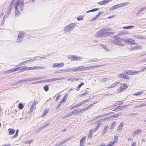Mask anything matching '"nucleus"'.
I'll list each match as a JSON object with an SVG mask.
<instances>
[{
    "label": "nucleus",
    "instance_id": "1",
    "mask_svg": "<svg viewBox=\"0 0 146 146\" xmlns=\"http://www.w3.org/2000/svg\"><path fill=\"white\" fill-rule=\"evenodd\" d=\"M111 30V28H108L106 29H102L96 34L95 36L96 37H100L105 34H106V36H109L111 34L113 33L109 32V31Z\"/></svg>",
    "mask_w": 146,
    "mask_h": 146
},
{
    "label": "nucleus",
    "instance_id": "2",
    "mask_svg": "<svg viewBox=\"0 0 146 146\" xmlns=\"http://www.w3.org/2000/svg\"><path fill=\"white\" fill-rule=\"evenodd\" d=\"M75 26V23H70L64 27V31L66 33L69 32L74 29Z\"/></svg>",
    "mask_w": 146,
    "mask_h": 146
},
{
    "label": "nucleus",
    "instance_id": "3",
    "mask_svg": "<svg viewBox=\"0 0 146 146\" xmlns=\"http://www.w3.org/2000/svg\"><path fill=\"white\" fill-rule=\"evenodd\" d=\"M102 66V65H99L84 67L83 65H82L80 66V71H86L90 70L93 68L100 67Z\"/></svg>",
    "mask_w": 146,
    "mask_h": 146
},
{
    "label": "nucleus",
    "instance_id": "4",
    "mask_svg": "<svg viewBox=\"0 0 146 146\" xmlns=\"http://www.w3.org/2000/svg\"><path fill=\"white\" fill-rule=\"evenodd\" d=\"M26 33L24 31H21L18 34L16 39V42H21L25 36Z\"/></svg>",
    "mask_w": 146,
    "mask_h": 146
},
{
    "label": "nucleus",
    "instance_id": "5",
    "mask_svg": "<svg viewBox=\"0 0 146 146\" xmlns=\"http://www.w3.org/2000/svg\"><path fill=\"white\" fill-rule=\"evenodd\" d=\"M23 69L22 67H19L16 68H13V69L9 70L4 71L3 72V73L4 74H6L7 73L11 72H12L16 71L17 70H22V71H23L25 70L24 69H26V68H23V69Z\"/></svg>",
    "mask_w": 146,
    "mask_h": 146
},
{
    "label": "nucleus",
    "instance_id": "6",
    "mask_svg": "<svg viewBox=\"0 0 146 146\" xmlns=\"http://www.w3.org/2000/svg\"><path fill=\"white\" fill-rule=\"evenodd\" d=\"M68 58L72 60H81L82 59L81 56L77 57L76 55H69L68 56Z\"/></svg>",
    "mask_w": 146,
    "mask_h": 146
},
{
    "label": "nucleus",
    "instance_id": "7",
    "mask_svg": "<svg viewBox=\"0 0 146 146\" xmlns=\"http://www.w3.org/2000/svg\"><path fill=\"white\" fill-rule=\"evenodd\" d=\"M124 42H125L127 44H135V41L132 39L127 38L125 39H124Z\"/></svg>",
    "mask_w": 146,
    "mask_h": 146
},
{
    "label": "nucleus",
    "instance_id": "8",
    "mask_svg": "<svg viewBox=\"0 0 146 146\" xmlns=\"http://www.w3.org/2000/svg\"><path fill=\"white\" fill-rule=\"evenodd\" d=\"M45 67L43 66H33L28 67V70H36L44 69Z\"/></svg>",
    "mask_w": 146,
    "mask_h": 146
},
{
    "label": "nucleus",
    "instance_id": "9",
    "mask_svg": "<svg viewBox=\"0 0 146 146\" xmlns=\"http://www.w3.org/2000/svg\"><path fill=\"white\" fill-rule=\"evenodd\" d=\"M122 42H124V39L120 38L117 37V45L119 46H124V44H123Z\"/></svg>",
    "mask_w": 146,
    "mask_h": 146
},
{
    "label": "nucleus",
    "instance_id": "10",
    "mask_svg": "<svg viewBox=\"0 0 146 146\" xmlns=\"http://www.w3.org/2000/svg\"><path fill=\"white\" fill-rule=\"evenodd\" d=\"M132 37L134 38H136L139 39H145V37L143 35H134L132 36Z\"/></svg>",
    "mask_w": 146,
    "mask_h": 146
},
{
    "label": "nucleus",
    "instance_id": "11",
    "mask_svg": "<svg viewBox=\"0 0 146 146\" xmlns=\"http://www.w3.org/2000/svg\"><path fill=\"white\" fill-rule=\"evenodd\" d=\"M15 1V0H12L8 8V9L7 13V14L8 15H9L10 13L12 7L13 5V4L14 3Z\"/></svg>",
    "mask_w": 146,
    "mask_h": 146
},
{
    "label": "nucleus",
    "instance_id": "12",
    "mask_svg": "<svg viewBox=\"0 0 146 146\" xmlns=\"http://www.w3.org/2000/svg\"><path fill=\"white\" fill-rule=\"evenodd\" d=\"M127 88V85L125 84L121 85L120 87L121 91H123L126 90Z\"/></svg>",
    "mask_w": 146,
    "mask_h": 146
},
{
    "label": "nucleus",
    "instance_id": "13",
    "mask_svg": "<svg viewBox=\"0 0 146 146\" xmlns=\"http://www.w3.org/2000/svg\"><path fill=\"white\" fill-rule=\"evenodd\" d=\"M119 4H118L113 6L110 8V10H113L114 9H116L120 7Z\"/></svg>",
    "mask_w": 146,
    "mask_h": 146
},
{
    "label": "nucleus",
    "instance_id": "14",
    "mask_svg": "<svg viewBox=\"0 0 146 146\" xmlns=\"http://www.w3.org/2000/svg\"><path fill=\"white\" fill-rule=\"evenodd\" d=\"M9 135H13L15 132V130L13 129L9 128L8 130Z\"/></svg>",
    "mask_w": 146,
    "mask_h": 146
},
{
    "label": "nucleus",
    "instance_id": "15",
    "mask_svg": "<svg viewBox=\"0 0 146 146\" xmlns=\"http://www.w3.org/2000/svg\"><path fill=\"white\" fill-rule=\"evenodd\" d=\"M115 39L113 40H111L110 41L113 44L117 45V37H115Z\"/></svg>",
    "mask_w": 146,
    "mask_h": 146
},
{
    "label": "nucleus",
    "instance_id": "16",
    "mask_svg": "<svg viewBox=\"0 0 146 146\" xmlns=\"http://www.w3.org/2000/svg\"><path fill=\"white\" fill-rule=\"evenodd\" d=\"M142 130L139 129L135 131L133 133V134L134 135H137L138 134H140L142 132Z\"/></svg>",
    "mask_w": 146,
    "mask_h": 146
},
{
    "label": "nucleus",
    "instance_id": "17",
    "mask_svg": "<svg viewBox=\"0 0 146 146\" xmlns=\"http://www.w3.org/2000/svg\"><path fill=\"white\" fill-rule=\"evenodd\" d=\"M123 125V123L121 122L119 125L118 127L117 128L118 131H121L122 129V128Z\"/></svg>",
    "mask_w": 146,
    "mask_h": 146
},
{
    "label": "nucleus",
    "instance_id": "18",
    "mask_svg": "<svg viewBox=\"0 0 146 146\" xmlns=\"http://www.w3.org/2000/svg\"><path fill=\"white\" fill-rule=\"evenodd\" d=\"M142 48V47L140 45H136L132 48L131 50L135 49H141Z\"/></svg>",
    "mask_w": 146,
    "mask_h": 146
},
{
    "label": "nucleus",
    "instance_id": "19",
    "mask_svg": "<svg viewBox=\"0 0 146 146\" xmlns=\"http://www.w3.org/2000/svg\"><path fill=\"white\" fill-rule=\"evenodd\" d=\"M66 78H65L64 77H61V78H52L51 79V81H54L55 80H64Z\"/></svg>",
    "mask_w": 146,
    "mask_h": 146
},
{
    "label": "nucleus",
    "instance_id": "20",
    "mask_svg": "<svg viewBox=\"0 0 146 146\" xmlns=\"http://www.w3.org/2000/svg\"><path fill=\"white\" fill-rule=\"evenodd\" d=\"M86 137H84L82 138L80 141V145L83 144L84 143L85 141Z\"/></svg>",
    "mask_w": 146,
    "mask_h": 146
},
{
    "label": "nucleus",
    "instance_id": "21",
    "mask_svg": "<svg viewBox=\"0 0 146 146\" xmlns=\"http://www.w3.org/2000/svg\"><path fill=\"white\" fill-rule=\"evenodd\" d=\"M143 91H141L140 92H137L134 94L133 95H134L136 96H138L141 95V94H143Z\"/></svg>",
    "mask_w": 146,
    "mask_h": 146
},
{
    "label": "nucleus",
    "instance_id": "22",
    "mask_svg": "<svg viewBox=\"0 0 146 146\" xmlns=\"http://www.w3.org/2000/svg\"><path fill=\"white\" fill-rule=\"evenodd\" d=\"M19 130L18 129H17L16 131V132H15V135L13 136H12L11 138L12 139H13L14 138H16L18 135V132Z\"/></svg>",
    "mask_w": 146,
    "mask_h": 146
},
{
    "label": "nucleus",
    "instance_id": "23",
    "mask_svg": "<svg viewBox=\"0 0 146 146\" xmlns=\"http://www.w3.org/2000/svg\"><path fill=\"white\" fill-rule=\"evenodd\" d=\"M132 71H130L129 70H126L125 71V73L127 74L130 75H132Z\"/></svg>",
    "mask_w": 146,
    "mask_h": 146
},
{
    "label": "nucleus",
    "instance_id": "24",
    "mask_svg": "<svg viewBox=\"0 0 146 146\" xmlns=\"http://www.w3.org/2000/svg\"><path fill=\"white\" fill-rule=\"evenodd\" d=\"M119 83V82H115L114 84H111V85L108 87V88H111L113 87L116 86Z\"/></svg>",
    "mask_w": 146,
    "mask_h": 146
},
{
    "label": "nucleus",
    "instance_id": "25",
    "mask_svg": "<svg viewBox=\"0 0 146 146\" xmlns=\"http://www.w3.org/2000/svg\"><path fill=\"white\" fill-rule=\"evenodd\" d=\"M129 2H124L123 3H121L120 4H119L120 7H123L125 5H127L129 4Z\"/></svg>",
    "mask_w": 146,
    "mask_h": 146
},
{
    "label": "nucleus",
    "instance_id": "26",
    "mask_svg": "<svg viewBox=\"0 0 146 146\" xmlns=\"http://www.w3.org/2000/svg\"><path fill=\"white\" fill-rule=\"evenodd\" d=\"M115 123H116L114 122H112L110 126V127L109 128V129L111 130L113 129Z\"/></svg>",
    "mask_w": 146,
    "mask_h": 146
},
{
    "label": "nucleus",
    "instance_id": "27",
    "mask_svg": "<svg viewBox=\"0 0 146 146\" xmlns=\"http://www.w3.org/2000/svg\"><path fill=\"white\" fill-rule=\"evenodd\" d=\"M20 1L18 0L17 1L15 4L14 7L15 9H16V8H17V7L19 4Z\"/></svg>",
    "mask_w": 146,
    "mask_h": 146
},
{
    "label": "nucleus",
    "instance_id": "28",
    "mask_svg": "<svg viewBox=\"0 0 146 146\" xmlns=\"http://www.w3.org/2000/svg\"><path fill=\"white\" fill-rule=\"evenodd\" d=\"M15 16L17 17L19 16V9H18L17 8H16V9H15Z\"/></svg>",
    "mask_w": 146,
    "mask_h": 146
},
{
    "label": "nucleus",
    "instance_id": "29",
    "mask_svg": "<svg viewBox=\"0 0 146 146\" xmlns=\"http://www.w3.org/2000/svg\"><path fill=\"white\" fill-rule=\"evenodd\" d=\"M63 72H67L71 71V68H69L64 69H63Z\"/></svg>",
    "mask_w": 146,
    "mask_h": 146
},
{
    "label": "nucleus",
    "instance_id": "30",
    "mask_svg": "<svg viewBox=\"0 0 146 146\" xmlns=\"http://www.w3.org/2000/svg\"><path fill=\"white\" fill-rule=\"evenodd\" d=\"M68 96V94H66L65 95L64 98L61 100V102H60V103L61 104L62 102H64L66 100Z\"/></svg>",
    "mask_w": 146,
    "mask_h": 146
},
{
    "label": "nucleus",
    "instance_id": "31",
    "mask_svg": "<svg viewBox=\"0 0 146 146\" xmlns=\"http://www.w3.org/2000/svg\"><path fill=\"white\" fill-rule=\"evenodd\" d=\"M44 89L46 92L48 91L49 89V87L48 85H46L44 87Z\"/></svg>",
    "mask_w": 146,
    "mask_h": 146
},
{
    "label": "nucleus",
    "instance_id": "32",
    "mask_svg": "<svg viewBox=\"0 0 146 146\" xmlns=\"http://www.w3.org/2000/svg\"><path fill=\"white\" fill-rule=\"evenodd\" d=\"M89 93L88 92L86 91L85 92L80 94V96H86Z\"/></svg>",
    "mask_w": 146,
    "mask_h": 146
},
{
    "label": "nucleus",
    "instance_id": "33",
    "mask_svg": "<svg viewBox=\"0 0 146 146\" xmlns=\"http://www.w3.org/2000/svg\"><path fill=\"white\" fill-rule=\"evenodd\" d=\"M115 144V142L113 141L112 142H111L109 143L108 145H106V146H113Z\"/></svg>",
    "mask_w": 146,
    "mask_h": 146
},
{
    "label": "nucleus",
    "instance_id": "34",
    "mask_svg": "<svg viewBox=\"0 0 146 146\" xmlns=\"http://www.w3.org/2000/svg\"><path fill=\"white\" fill-rule=\"evenodd\" d=\"M23 106L22 104L21 103H19L18 106V107L20 109H22L23 108Z\"/></svg>",
    "mask_w": 146,
    "mask_h": 146
},
{
    "label": "nucleus",
    "instance_id": "35",
    "mask_svg": "<svg viewBox=\"0 0 146 146\" xmlns=\"http://www.w3.org/2000/svg\"><path fill=\"white\" fill-rule=\"evenodd\" d=\"M90 100V99L89 98H88L87 100H82L81 102H80L81 104L82 105L83 104H84L87 101Z\"/></svg>",
    "mask_w": 146,
    "mask_h": 146
},
{
    "label": "nucleus",
    "instance_id": "36",
    "mask_svg": "<svg viewBox=\"0 0 146 146\" xmlns=\"http://www.w3.org/2000/svg\"><path fill=\"white\" fill-rule=\"evenodd\" d=\"M78 79L79 78H72L70 79V81L71 82H73L74 81H78Z\"/></svg>",
    "mask_w": 146,
    "mask_h": 146
},
{
    "label": "nucleus",
    "instance_id": "37",
    "mask_svg": "<svg viewBox=\"0 0 146 146\" xmlns=\"http://www.w3.org/2000/svg\"><path fill=\"white\" fill-rule=\"evenodd\" d=\"M93 134L92 130L90 129L89 131L88 137H91Z\"/></svg>",
    "mask_w": 146,
    "mask_h": 146
},
{
    "label": "nucleus",
    "instance_id": "38",
    "mask_svg": "<svg viewBox=\"0 0 146 146\" xmlns=\"http://www.w3.org/2000/svg\"><path fill=\"white\" fill-rule=\"evenodd\" d=\"M123 78L124 79H128L129 78V77L126 75L123 74Z\"/></svg>",
    "mask_w": 146,
    "mask_h": 146
},
{
    "label": "nucleus",
    "instance_id": "39",
    "mask_svg": "<svg viewBox=\"0 0 146 146\" xmlns=\"http://www.w3.org/2000/svg\"><path fill=\"white\" fill-rule=\"evenodd\" d=\"M52 67L53 68H54L56 67H59V63H54L53 65L52 66Z\"/></svg>",
    "mask_w": 146,
    "mask_h": 146
},
{
    "label": "nucleus",
    "instance_id": "40",
    "mask_svg": "<svg viewBox=\"0 0 146 146\" xmlns=\"http://www.w3.org/2000/svg\"><path fill=\"white\" fill-rule=\"evenodd\" d=\"M123 104V102L121 101H119L117 102V103L116 104L117 105H115V106H117V105H121Z\"/></svg>",
    "mask_w": 146,
    "mask_h": 146
},
{
    "label": "nucleus",
    "instance_id": "41",
    "mask_svg": "<svg viewBox=\"0 0 146 146\" xmlns=\"http://www.w3.org/2000/svg\"><path fill=\"white\" fill-rule=\"evenodd\" d=\"M103 48L106 51H110V50L108 49V47L106 46H104L103 45Z\"/></svg>",
    "mask_w": 146,
    "mask_h": 146
},
{
    "label": "nucleus",
    "instance_id": "42",
    "mask_svg": "<svg viewBox=\"0 0 146 146\" xmlns=\"http://www.w3.org/2000/svg\"><path fill=\"white\" fill-rule=\"evenodd\" d=\"M26 81V80H22L18 81H17L16 82L17 84H19L20 83L22 82H25Z\"/></svg>",
    "mask_w": 146,
    "mask_h": 146
},
{
    "label": "nucleus",
    "instance_id": "43",
    "mask_svg": "<svg viewBox=\"0 0 146 146\" xmlns=\"http://www.w3.org/2000/svg\"><path fill=\"white\" fill-rule=\"evenodd\" d=\"M77 19L78 21L82 20L83 19V17L79 16L77 17Z\"/></svg>",
    "mask_w": 146,
    "mask_h": 146
},
{
    "label": "nucleus",
    "instance_id": "44",
    "mask_svg": "<svg viewBox=\"0 0 146 146\" xmlns=\"http://www.w3.org/2000/svg\"><path fill=\"white\" fill-rule=\"evenodd\" d=\"M71 71L74 72H77L76 67L71 68Z\"/></svg>",
    "mask_w": 146,
    "mask_h": 146
},
{
    "label": "nucleus",
    "instance_id": "45",
    "mask_svg": "<svg viewBox=\"0 0 146 146\" xmlns=\"http://www.w3.org/2000/svg\"><path fill=\"white\" fill-rule=\"evenodd\" d=\"M84 83L83 82H82L80 84L78 87H77V88L78 89H79L81 88V87L83 86L84 84Z\"/></svg>",
    "mask_w": 146,
    "mask_h": 146
},
{
    "label": "nucleus",
    "instance_id": "46",
    "mask_svg": "<svg viewBox=\"0 0 146 146\" xmlns=\"http://www.w3.org/2000/svg\"><path fill=\"white\" fill-rule=\"evenodd\" d=\"M112 0H103L104 5L108 3L109 2L111 1Z\"/></svg>",
    "mask_w": 146,
    "mask_h": 146
},
{
    "label": "nucleus",
    "instance_id": "47",
    "mask_svg": "<svg viewBox=\"0 0 146 146\" xmlns=\"http://www.w3.org/2000/svg\"><path fill=\"white\" fill-rule=\"evenodd\" d=\"M140 71H132V75H133V74H138V73H140Z\"/></svg>",
    "mask_w": 146,
    "mask_h": 146
},
{
    "label": "nucleus",
    "instance_id": "48",
    "mask_svg": "<svg viewBox=\"0 0 146 146\" xmlns=\"http://www.w3.org/2000/svg\"><path fill=\"white\" fill-rule=\"evenodd\" d=\"M97 4L100 5H104V4L103 1H102L100 2H98L97 3Z\"/></svg>",
    "mask_w": 146,
    "mask_h": 146
},
{
    "label": "nucleus",
    "instance_id": "49",
    "mask_svg": "<svg viewBox=\"0 0 146 146\" xmlns=\"http://www.w3.org/2000/svg\"><path fill=\"white\" fill-rule=\"evenodd\" d=\"M145 70H146V66L143 68H141V70L140 71V72H141L144 71Z\"/></svg>",
    "mask_w": 146,
    "mask_h": 146
},
{
    "label": "nucleus",
    "instance_id": "50",
    "mask_svg": "<svg viewBox=\"0 0 146 146\" xmlns=\"http://www.w3.org/2000/svg\"><path fill=\"white\" fill-rule=\"evenodd\" d=\"M108 125H105L104 128L103 129V131L106 132L108 130Z\"/></svg>",
    "mask_w": 146,
    "mask_h": 146
},
{
    "label": "nucleus",
    "instance_id": "51",
    "mask_svg": "<svg viewBox=\"0 0 146 146\" xmlns=\"http://www.w3.org/2000/svg\"><path fill=\"white\" fill-rule=\"evenodd\" d=\"M44 78L43 77H40L35 78V80H38L39 79H41Z\"/></svg>",
    "mask_w": 146,
    "mask_h": 146
},
{
    "label": "nucleus",
    "instance_id": "52",
    "mask_svg": "<svg viewBox=\"0 0 146 146\" xmlns=\"http://www.w3.org/2000/svg\"><path fill=\"white\" fill-rule=\"evenodd\" d=\"M102 123H100V122L98 123H97V125H96V129H97L100 126L102 125Z\"/></svg>",
    "mask_w": 146,
    "mask_h": 146
},
{
    "label": "nucleus",
    "instance_id": "53",
    "mask_svg": "<svg viewBox=\"0 0 146 146\" xmlns=\"http://www.w3.org/2000/svg\"><path fill=\"white\" fill-rule=\"evenodd\" d=\"M108 80V79L106 78H105L103 79H102L101 80V82H105L106 81Z\"/></svg>",
    "mask_w": 146,
    "mask_h": 146
},
{
    "label": "nucleus",
    "instance_id": "54",
    "mask_svg": "<svg viewBox=\"0 0 146 146\" xmlns=\"http://www.w3.org/2000/svg\"><path fill=\"white\" fill-rule=\"evenodd\" d=\"M102 13V12H100L96 16L98 18L100 17Z\"/></svg>",
    "mask_w": 146,
    "mask_h": 146
},
{
    "label": "nucleus",
    "instance_id": "55",
    "mask_svg": "<svg viewBox=\"0 0 146 146\" xmlns=\"http://www.w3.org/2000/svg\"><path fill=\"white\" fill-rule=\"evenodd\" d=\"M102 13V12H100L96 16L98 18L100 17Z\"/></svg>",
    "mask_w": 146,
    "mask_h": 146
},
{
    "label": "nucleus",
    "instance_id": "56",
    "mask_svg": "<svg viewBox=\"0 0 146 146\" xmlns=\"http://www.w3.org/2000/svg\"><path fill=\"white\" fill-rule=\"evenodd\" d=\"M102 13V12H100L96 16L98 18L100 17Z\"/></svg>",
    "mask_w": 146,
    "mask_h": 146
},
{
    "label": "nucleus",
    "instance_id": "57",
    "mask_svg": "<svg viewBox=\"0 0 146 146\" xmlns=\"http://www.w3.org/2000/svg\"><path fill=\"white\" fill-rule=\"evenodd\" d=\"M24 3L23 1H22L19 3L20 7H21L22 5L24 4Z\"/></svg>",
    "mask_w": 146,
    "mask_h": 146
},
{
    "label": "nucleus",
    "instance_id": "58",
    "mask_svg": "<svg viewBox=\"0 0 146 146\" xmlns=\"http://www.w3.org/2000/svg\"><path fill=\"white\" fill-rule=\"evenodd\" d=\"M35 80V78H29V79H28V81H34Z\"/></svg>",
    "mask_w": 146,
    "mask_h": 146
},
{
    "label": "nucleus",
    "instance_id": "59",
    "mask_svg": "<svg viewBox=\"0 0 146 146\" xmlns=\"http://www.w3.org/2000/svg\"><path fill=\"white\" fill-rule=\"evenodd\" d=\"M36 60V59H33L28 60V62H33Z\"/></svg>",
    "mask_w": 146,
    "mask_h": 146
},
{
    "label": "nucleus",
    "instance_id": "60",
    "mask_svg": "<svg viewBox=\"0 0 146 146\" xmlns=\"http://www.w3.org/2000/svg\"><path fill=\"white\" fill-rule=\"evenodd\" d=\"M67 141V139H66L64 140H63L61 142H60L61 144L64 143Z\"/></svg>",
    "mask_w": 146,
    "mask_h": 146
},
{
    "label": "nucleus",
    "instance_id": "61",
    "mask_svg": "<svg viewBox=\"0 0 146 146\" xmlns=\"http://www.w3.org/2000/svg\"><path fill=\"white\" fill-rule=\"evenodd\" d=\"M48 125V124H45L44 125L43 127H42L41 128H40V129H43L44 128H45Z\"/></svg>",
    "mask_w": 146,
    "mask_h": 146
},
{
    "label": "nucleus",
    "instance_id": "62",
    "mask_svg": "<svg viewBox=\"0 0 146 146\" xmlns=\"http://www.w3.org/2000/svg\"><path fill=\"white\" fill-rule=\"evenodd\" d=\"M119 116V115H117V114H115L114 115H112L111 116V117H117Z\"/></svg>",
    "mask_w": 146,
    "mask_h": 146
},
{
    "label": "nucleus",
    "instance_id": "63",
    "mask_svg": "<svg viewBox=\"0 0 146 146\" xmlns=\"http://www.w3.org/2000/svg\"><path fill=\"white\" fill-rule=\"evenodd\" d=\"M63 72V70H58V71H56L55 72V73H60L61 72Z\"/></svg>",
    "mask_w": 146,
    "mask_h": 146
},
{
    "label": "nucleus",
    "instance_id": "64",
    "mask_svg": "<svg viewBox=\"0 0 146 146\" xmlns=\"http://www.w3.org/2000/svg\"><path fill=\"white\" fill-rule=\"evenodd\" d=\"M118 139V136H115L114 138V141H117Z\"/></svg>",
    "mask_w": 146,
    "mask_h": 146
}]
</instances>
